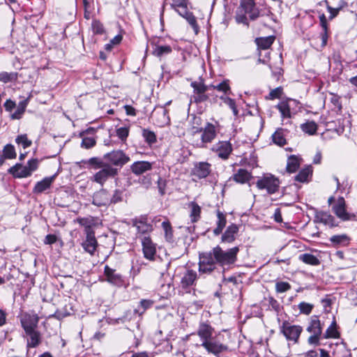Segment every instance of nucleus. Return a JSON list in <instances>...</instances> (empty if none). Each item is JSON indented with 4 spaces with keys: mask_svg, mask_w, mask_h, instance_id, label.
Instances as JSON below:
<instances>
[{
    "mask_svg": "<svg viewBox=\"0 0 357 357\" xmlns=\"http://www.w3.org/2000/svg\"><path fill=\"white\" fill-rule=\"evenodd\" d=\"M55 179V175L48 177H45L42 181H38L36 183L33 192L34 194H40L44 192L45 190L50 188L52 183Z\"/></svg>",
    "mask_w": 357,
    "mask_h": 357,
    "instance_id": "obj_22",
    "label": "nucleus"
},
{
    "mask_svg": "<svg viewBox=\"0 0 357 357\" xmlns=\"http://www.w3.org/2000/svg\"><path fill=\"white\" fill-rule=\"evenodd\" d=\"M275 291L278 294H282L288 291L291 289V284L284 281H276L275 282Z\"/></svg>",
    "mask_w": 357,
    "mask_h": 357,
    "instance_id": "obj_49",
    "label": "nucleus"
},
{
    "mask_svg": "<svg viewBox=\"0 0 357 357\" xmlns=\"http://www.w3.org/2000/svg\"><path fill=\"white\" fill-rule=\"evenodd\" d=\"M198 276L195 271L192 269L186 270L181 278L180 285L181 287L185 290L186 292H190L188 290L191 287L196 284Z\"/></svg>",
    "mask_w": 357,
    "mask_h": 357,
    "instance_id": "obj_14",
    "label": "nucleus"
},
{
    "mask_svg": "<svg viewBox=\"0 0 357 357\" xmlns=\"http://www.w3.org/2000/svg\"><path fill=\"white\" fill-rule=\"evenodd\" d=\"M142 252L144 258L149 261H155L156 257V245L149 236H144L142 239Z\"/></svg>",
    "mask_w": 357,
    "mask_h": 357,
    "instance_id": "obj_12",
    "label": "nucleus"
},
{
    "mask_svg": "<svg viewBox=\"0 0 357 357\" xmlns=\"http://www.w3.org/2000/svg\"><path fill=\"white\" fill-rule=\"evenodd\" d=\"M151 168L152 164L147 161H137L131 165V170L136 175L142 174Z\"/></svg>",
    "mask_w": 357,
    "mask_h": 357,
    "instance_id": "obj_27",
    "label": "nucleus"
},
{
    "mask_svg": "<svg viewBox=\"0 0 357 357\" xmlns=\"http://www.w3.org/2000/svg\"><path fill=\"white\" fill-rule=\"evenodd\" d=\"M213 332L214 328L209 324L205 322L200 323L197 329V335L200 337L202 342L213 338Z\"/></svg>",
    "mask_w": 357,
    "mask_h": 357,
    "instance_id": "obj_21",
    "label": "nucleus"
},
{
    "mask_svg": "<svg viewBox=\"0 0 357 357\" xmlns=\"http://www.w3.org/2000/svg\"><path fill=\"white\" fill-rule=\"evenodd\" d=\"M142 136L146 143L152 144L156 142V135L149 129L142 130Z\"/></svg>",
    "mask_w": 357,
    "mask_h": 357,
    "instance_id": "obj_48",
    "label": "nucleus"
},
{
    "mask_svg": "<svg viewBox=\"0 0 357 357\" xmlns=\"http://www.w3.org/2000/svg\"><path fill=\"white\" fill-rule=\"evenodd\" d=\"M252 178V174L245 169H238L230 179L241 184H244Z\"/></svg>",
    "mask_w": 357,
    "mask_h": 357,
    "instance_id": "obj_25",
    "label": "nucleus"
},
{
    "mask_svg": "<svg viewBox=\"0 0 357 357\" xmlns=\"http://www.w3.org/2000/svg\"><path fill=\"white\" fill-rule=\"evenodd\" d=\"M104 158L109 160L111 163L116 166L122 167L127 163L130 158L122 151H114L104 155Z\"/></svg>",
    "mask_w": 357,
    "mask_h": 357,
    "instance_id": "obj_15",
    "label": "nucleus"
},
{
    "mask_svg": "<svg viewBox=\"0 0 357 357\" xmlns=\"http://www.w3.org/2000/svg\"><path fill=\"white\" fill-rule=\"evenodd\" d=\"M96 140L93 137H84L81 146L85 149H91L96 145Z\"/></svg>",
    "mask_w": 357,
    "mask_h": 357,
    "instance_id": "obj_59",
    "label": "nucleus"
},
{
    "mask_svg": "<svg viewBox=\"0 0 357 357\" xmlns=\"http://www.w3.org/2000/svg\"><path fill=\"white\" fill-rule=\"evenodd\" d=\"M190 86L193 88L195 93H206L208 90V86L204 84V80L201 78L199 82H192Z\"/></svg>",
    "mask_w": 357,
    "mask_h": 357,
    "instance_id": "obj_44",
    "label": "nucleus"
},
{
    "mask_svg": "<svg viewBox=\"0 0 357 357\" xmlns=\"http://www.w3.org/2000/svg\"><path fill=\"white\" fill-rule=\"evenodd\" d=\"M39 318L37 314H24L21 319V324L25 333L36 330Z\"/></svg>",
    "mask_w": 357,
    "mask_h": 357,
    "instance_id": "obj_18",
    "label": "nucleus"
},
{
    "mask_svg": "<svg viewBox=\"0 0 357 357\" xmlns=\"http://www.w3.org/2000/svg\"><path fill=\"white\" fill-rule=\"evenodd\" d=\"M303 132L310 135H314L317 130V125L314 121H307L301 125Z\"/></svg>",
    "mask_w": 357,
    "mask_h": 357,
    "instance_id": "obj_40",
    "label": "nucleus"
},
{
    "mask_svg": "<svg viewBox=\"0 0 357 357\" xmlns=\"http://www.w3.org/2000/svg\"><path fill=\"white\" fill-rule=\"evenodd\" d=\"M152 47V54L155 56L162 59H166L170 55L176 56V60L181 61L184 59L183 51L176 47L174 44H167L165 43L164 38H155L150 41Z\"/></svg>",
    "mask_w": 357,
    "mask_h": 357,
    "instance_id": "obj_2",
    "label": "nucleus"
},
{
    "mask_svg": "<svg viewBox=\"0 0 357 357\" xmlns=\"http://www.w3.org/2000/svg\"><path fill=\"white\" fill-rule=\"evenodd\" d=\"M256 185L259 190H266L268 194L272 195L278 191L280 181L272 174H266L259 178Z\"/></svg>",
    "mask_w": 357,
    "mask_h": 357,
    "instance_id": "obj_4",
    "label": "nucleus"
},
{
    "mask_svg": "<svg viewBox=\"0 0 357 357\" xmlns=\"http://www.w3.org/2000/svg\"><path fill=\"white\" fill-rule=\"evenodd\" d=\"M214 89H217L219 91H222L227 93L230 90V87L228 84V80L223 81L219 84L214 86Z\"/></svg>",
    "mask_w": 357,
    "mask_h": 357,
    "instance_id": "obj_62",
    "label": "nucleus"
},
{
    "mask_svg": "<svg viewBox=\"0 0 357 357\" xmlns=\"http://www.w3.org/2000/svg\"><path fill=\"white\" fill-rule=\"evenodd\" d=\"M191 208L190 218L192 222H196L200 218L201 208L196 202H191L190 204Z\"/></svg>",
    "mask_w": 357,
    "mask_h": 357,
    "instance_id": "obj_41",
    "label": "nucleus"
},
{
    "mask_svg": "<svg viewBox=\"0 0 357 357\" xmlns=\"http://www.w3.org/2000/svg\"><path fill=\"white\" fill-rule=\"evenodd\" d=\"M322 330L323 327L318 316H312L306 328V331L311 334L307 339V343L313 346L319 345Z\"/></svg>",
    "mask_w": 357,
    "mask_h": 357,
    "instance_id": "obj_3",
    "label": "nucleus"
},
{
    "mask_svg": "<svg viewBox=\"0 0 357 357\" xmlns=\"http://www.w3.org/2000/svg\"><path fill=\"white\" fill-rule=\"evenodd\" d=\"M312 172L311 167L303 168L295 176V180L302 183L305 182L307 181L309 176L312 174Z\"/></svg>",
    "mask_w": 357,
    "mask_h": 357,
    "instance_id": "obj_42",
    "label": "nucleus"
},
{
    "mask_svg": "<svg viewBox=\"0 0 357 357\" xmlns=\"http://www.w3.org/2000/svg\"><path fill=\"white\" fill-rule=\"evenodd\" d=\"M282 118H291L290 105L289 101H282L276 105Z\"/></svg>",
    "mask_w": 357,
    "mask_h": 357,
    "instance_id": "obj_38",
    "label": "nucleus"
},
{
    "mask_svg": "<svg viewBox=\"0 0 357 357\" xmlns=\"http://www.w3.org/2000/svg\"><path fill=\"white\" fill-rule=\"evenodd\" d=\"M8 172L11 174L15 178H26L30 175V170H28L26 166H24L21 164H16L11 167Z\"/></svg>",
    "mask_w": 357,
    "mask_h": 357,
    "instance_id": "obj_26",
    "label": "nucleus"
},
{
    "mask_svg": "<svg viewBox=\"0 0 357 357\" xmlns=\"http://www.w3.org/2000/svg\"><path fill=\"white\" fill-rule=\"evenodd\" d=\"M17 144L22 145L24 149L29 147L32 144L31 140L29 139L26 135H18L15 139Z\"/></svg>",
    "mask_w": 357,
    "mask_h": 357,
    "instance_id": "obj_50",
    "label": "nucleus"
},
{
    "mask_svg": "<svg viewBox=\"0 0 357 357\" xmlns=\"http://www.w3.org/2000/svg\"><path fill=\"white\" fill-rule=\"evenodd\" d=\"M330 241L334 247L347 246L349 244L351 238L345 234L334 235L330 238Z\"/></svg>",
    "mask_w": 357,
    "mask_h": 357,
    "instance_id": "obj_31",
    "label": "nucleus"
},
{
    "mask_svg": "<svg viewBox=\"0 0 357 357\" xmlns=\"http://www.w3.org/2000/svg\"><path fill=\"white\" fill-rule=\"evenodd\" d=\"M196 132H202L201 140L197 143L199 148H206L207 144L211 143L217 136V130L215 125L207 123L204 128H201Z\"/></svg>",
    "mask_w": 357,
    "mask_h": 357,
    "instance_id": "obj_7",
    "label": "nucleus"
},
{
    "mask_svg": "<svg viewBox=\"0 0 357 357\" xmlns=\"http://www.w3.org/2000/svg\"><path fill=\"white\" fill-rule=\"evenodd\" d=\"M217 227L213 230V234L215 236H218L222 233L227 223L225 215L219 210L217 211Z\"/></svg>",
    "mask_w": 357,
    "mask_h": 357,
    "instance_id": "obj_34",
    "label": "nucleus"
},
{
    "mask_svg": "<svg viewBox=\"0 0 357 357\" xmlns=\"http://www.w3.org/2000/svg\"><path fill=\"white\" fill-rule=\"evenodd\" d=\"M77 222L85 227V233L89 234L94 232L91 228V220L87 218H77Z\"/></svg>",
    "mask_w": 357,
    "mask_h": 357,
    "instance_id": "obj_51",
    "label": "nucleus"
},
{
    "mask_svg": "<svg viewBox=\"0 0 357 357\" xmlns=\"http://www.w3.org/2000/svg\"><path fill=\"white\" fill-rule=\"evenodd\" d=\"M275 70L272 72V76L273 79L276 81L279 82L281 79H282L284 70L283 68H275Z\"/></svg>",
    "mask_w": 357,
    "mask_h": 357,
    "instance_id": "obj_64",
    "label": "nucleus"
},
{
    "mask_svg": "<svg viewBox=\"0 0 357 357\" xmlns=\"http://www.w3.org/2000/svg\"><path fill=\"white\" fill-rule=\"evenodd\" d=\"M275 40V36H269L266 37L256 38L255 42L257 46L258 50H266L271 47Z\"/></svg>",
    "mask_w": 357,
    "mask_h": 357,
    "instance_id": "obj_30",
    "label": "nucleus"
},
{
    "mask_svg": "<svg viewBox=\"0 0 357 357\" xmlns=\"http://www.w3.org/2000/svg\"><path fill=\"white\" fill-rule=\"evenodd\" d=\"M298 259L303 263L312 266H317L320 264L319 259L310 253H304L299 255Z\"/></svg>",
    "mask_w": 357,
    "mask_h": 357,
    "instance_id": "obj_37",
    "label": "nucleus"
},
{
    "mask_svg": "<svg viewBox=\"0 0 357 357\" xmlns=\"http://www.w3.org/2000/svg\"><path fill=\"white\" fill-rule=\"evenodd\" d=\"M161 226L164 231L165 238L166 241L170 243H174V231L170 222L167 219H165L164 221L162 222Z\"/></svg>",
    "mask_w": 357,
    "mask_h": 357,
    "instance_id": "obj_33",
    "label": "nucleus"
},
{
    "mask_svg": "<svg viewBox=\"0 0 357 357\" xmlns=\"http://www.w3.org/2000/svg\"><path fill=\"white\" fill-rule=\"evenodd\" d=\"M28 104V100H24L20 101L17 105V109L12 114L13 119H19L22 117V115L24 114L25 109Z\"/></svg>",
    "mask_w": 357,
    "mask_h": 357,
    "instance_id": "obj_43",
    "label": "nucleus"
},
{
    "mask_svg": "<svg viewBox=\"0 0 357 357\" xmlns=\"http://www.w3.org/2000/svg\"><path fill=\"white\" fill-rule=\"evenodd\" d=\"M92 29L94 33L102 34L105 32L102 24L98 20H93L92 22Z\"/></svg>",
    "mask_w": 357,
    "mask_h": 357,
    "instance_id": "obj_58",
    "label": "nucleus"
},
{
    "mask_svg": "<svg viewBox=\"0 0 357 357\" xmlns=\"http://www.w3.org/2000/svg\"><path fill=\"white\" fill-rule=\"evenodd\" d=\"M325 3L326 4V8L328 11L330 13V15L328 17L330 20L335 18L338 15L340 10L347 6V3L342 0L340 1L338 5L335 8L331 6L326 0H325Z\"/></svg>",
    "mask_w": 357,
    "mask_h": 357,
    "instance_id": "obj_35",
    "label": "nucleus"
},
{
    "mask_svg": "<svg viewBox=\"0 0 357 357\" xmlns=\"http://www.w3.org/2000/svg\"><path fill=\"white\" fill-rule=\"evenodd\" d=\"M26 334L29 337L27 340L26 347L28 348H36L41 342V334L36 330L26 332Z\"/></svg>",
    "mask_w": 357,
    "mask_h": 357,
    "instance_id": "obj_29",
    "label": "nucleus"
},
{
    "mask_svg": "<svg viewBox=\"0 0 357 357\" xmlns=\"http://www.w3.org/2000/svg\"><path fill=\"white\" fill-rule=\"evenodd\" d=\"M86 239L82 243V246L84 250L93 256L98 247V241L95 237V233L86 234Z\"/></svg>",
    "mask_w": 357,
    "mask_h": 357,
    "instance_id": "obj_20",
    "label": "nucleus"
},
{
    "mask_svg": "<svg viewBox=\"0 0 357 357\" xmlns=\"http://www.w3.org/2000/svg\"><path fill=\"white\" fill-rule=\"evenodd\" d=\"M314 222L317 223H322L330 227L338 226V224L336 223L335 219L333 215L328 212L322 211H316Z\"/></svg>",
    "mask_w": 357,
    "mask_h": 357,
    "instance_id": "obj_17",
    "label": "nucleus"
},
{
    "mask_svg": "<svg viewBox=\"0 0 357 357\" xmlns=\"http://www.w3.org/2000/svg\"><path fill=\"white\" fill-rule=\"evenodd\" d=\"M172 3H170V6L175 11L181 8H185L188 6L189 1L188 0H171Z\"/></svg>",
    "mask_w": 357,
    "mask_h": 357,
    "instance_id": "obj_55",
    "label": "nucleus"
},
{
    "mask_svg": "<svg viewBox=\"0 0 357 357\" xmlns=\"http://www.w3.org/2000/svg\"><path fill=\"white\" fill-rule=\"evenodd\" d=\"M287 130L283 128H278L272 135V139L274 144L283 146L287 144L286 133Z\"/></svg>",
    "mask_w": 357,
    "mask_h": 357,
    "instance_id": "obj_32",
    "label": "nucleus"
},
{
    "mask_svg": "<svg viewBox=\"0 0 357 357\" xmlns=\"http://www.w3.org/2000/svg\"><path fill=\"white\" fill-rule=\"evenodd\" d=\"M314 307V305L312 304L305 303V302H301L298 304V308L300 310V312L301 314H310Z\"/></svg>",
    "mask_w": 357,
    "mask_h": 357,
    "instance_id": "obj_54",
    "label": "nucleus"
},
{
    "mask_svg": "<svg viewBox=\"0 0 357 357\" xmlns=\"http://www.w3.org/2000/svg\"><path fill=\"white\" fill-rule=\"evenodd\" d=\"M340 350H343L344 354L337 357H347L351 355L350 351L347 349L346 344L343 342L336 344L335 348L333 351L334 354L340 355Z\"/></svg>",
    "mask_w": 357,
    "mask_h": 357,
    "instance_id": "obj_53",
    "label": "nucleus"
},
{
    "mask_svg": "<svg viewBox=\"0 0 357 357\" xmlns=\"http://www.w3.org/2000/svg\"><path fill=\"white\" fill-rule=\"evenodd\" d=\"M340 337V333L337 330V324L334 320L331 324L326 330L323 335V337L325 339L328 338H338Z\"/></svg>",
    "mask_w": 357,
    "mask_h": 357,
    "instance_id": "obj_36",
    "label": "nucleus"
},
{
    "mask_svg": "<svg viewBox=\"0 0 357 357\" xmlns=\"http://www.w3.org/2000/svg\"><path fill=\"white\" fill-rule=\"evenodd\" d=\"M176 12L178 13L179 15L185 18L195 30H197L198 25L197 23L196 18L192 14V13L188 10V6H186L185 8H181L176 10Z\"/></svg>",
    "mask_w": 357,
    "mask_h": 357,
    "instance_id": "obj_28",
    "label": "nucleus"
},
{
    "mask_svg": "<svg viewBox=\"0 0 357 357\" xmlns=\"http://www.w3.org/2000/svg\"><path fill=\"white\" fill-rule=\"evenodd\" d=\"M26 168L30 170V175L32 172L38 168V160L36 159H32L28 161Z\"/></svg>",
    "mask_w": 357,
    "mask_h": 357,
    "instance_id": "obj_63",
    "label": "nucleus"
},
{
    "mask_svg": "<svg viewBox=\"0 0 357 357\" xmlns=\"http://www.w3.org/2000/svg\"><path fill=\"white\" fill-rule=\"evenodd\" d=\"M153 304V301L149 299H142L139 302V305L135 312L139 314H142L144 312L149 309Z\"/></svg>",
    "mask_w": 357,
    "mask_h": 357,
    "instance_id": "obj_47",
    "label": "nucleus"
},
{
    "mask_svg": "<svg viewBox=\"0 0 357 357\" xmlns=\"http://www.w3.org/2000/svg\"><path fill=\"white\" fill-rule=\"evenodd\" d=\"M122 195H123L122 190H116L114 192L113 195L112 197L110 196L111 204H116L118 202H121L122 201V198H123Z\"/></svg>",
    "mask_w": 357,
    "mask_h": 357,
    "instance_id": "obj_60",
    "label": "nucleus"
},
{
    "mask_svg": "<svg viewBox=\"0 0 357 357\" xmlns=\"http://www.w3.org/2000/svg\"><path fill=\"white\" fill-rule=\"evenodd\" d=\"M129 130L128 128L121 127L116 130V135L121 140H125L128 136Z\"/></svg>",
    "mask_w": 357,
    "mask_h": 357,
    "instance_id": "obj_61",
    "label": "nucleus"
},
{
    "mask_svg": "<svg viewBox=\"0 0 357 357\" xmlns=\"http://www.w3.org/2000/svg\"><path fill=\"white\" fill-rule=\"evenodd\" d=\"M280 328L287 340L292 342L294 344L298 342L299 337L303 331V328L301 326L291 325L287 321H284Z\"/></svg>",
    "mask_w": 357,
    "mask_h": 357,
    "instance_id": "obj_6",
    "label": "nucleus"
},
{
    "mask_svg": "<svg viewBox=\"0 0 357 357\" xmlns=\"http://www.w3.org/2000/svg\"><path fill=\"white\" fill-rule=\"evenodd\" d=\"M85 165L92 166L93 169H98L107 165L101 159L93 157L91 158L88 160L83 161Z\"/></svg>",
    "mask_w": 357,
    "mask_h": 357,
    "instance_id": "obj_46",
    "label": "nucleus"
},
{
    "mask_svg": "<svg viewBox=\"0 0 357 357\" xmlns=\"http://www.w3.org/2000/svg\"><path fill=\"white\" fill-rule=\"evenodd\" d=\"M238 9L240 12L244 13L243 15H238L237 17L238 21L243 23L247 20L245 14L249 15L250 18L252 20L257 19L259 15V10L256 8L254 0H241Z\"/></svg>",
    "mask_w": 357,
    "mask_h": 357,
    "instance_id": "obj_5",
    "label": "nucleus"
},
{
    "mask_svg": "<svg viewBox=\"0 0 357 357\" xmlns=\"http://www.w3.org/2000/svg\"><path fill=\"white\" fill-rule=\"evenodd\" d=\"M220 99L222 100L223 102L231 108V109L233 112L234 115L235 116H237L238 114V111L237 109L234 100L231 98L225 97V96H221Z\"/></svg>",
    "mask_w": 357,
    "mask_h": 357,
    "instance_id": "obj_52",
    "label": "nucleus"
},
{
    "mask_svg": "<svg viewBox=\"0 0 357 357\" xmlns=\"http://www.w3.org/2000/svg\"><path fill=\"white\" fill-rule=\"evenodd\" d=\"M211 150L220 159L226 160L231 154L233 146L229 141H219L212 146Z\"/></svg>",
    "mask_w": 357,
    "mask_h": 357,
    "instance_id": "obj_10",
    "label": "nucleus"
},
{
    "mask_svg": "<svg viewBox=\"0 0 357 357\" xmlns=\"http://www.w3.org/2000/svg\"><path fill=\"white\" fill-rule=\"evenodd\" d=\"M117 174V169L114 168L111 165L107 164L102 167L101 169L96 172L91 178V181L96 182L102 186L108 179L114 178Z\"/></svg>",
    "mask_w": 357,
    "mask_h": 357,
    "instance_id": "obj_8",
    "label": "nucleus"
},
{
    "mask_svg": "<svg viewBox=\"0 0 357 357\" xmlns=\"http://www.w3.org/2000/svg\"><path fill=\"white\" fill-rule=\"evenodd\" d=\"M16 78L17 74L14 73L2 72L0 73V81L5 83L15 80Z\"/></svg>",
    "mask_w": 357,
    "mask_h": 357,
    "instance_id": "obj_56",
    "label": "nucleus"
},
{
    "mask_svg": "<svg viewBox=\"0 0 357 357\" xmlns=\"http://www.w3.org/2000/svg\"><path fill=\"white\" fill-rule=\"evenodd\" d=\"M92 204L97 206H105L110 204L109 193L105 189L96 192L93 196Z\"/></svg>",
    "mask_w": 357,
    "mask_h": 357,
    "instance_id": "obj_19",
    "label": "nucleus"
},
{
    "mask_svg": "<svg viewBox=\"0 0 357 357\" xmlns=\"http://www.w3.org/2000/svg\"><path fill=\"white\" fill-rule=\"evenodd\" d=\"M347 205L342 197H338L335 203L332 206V211L342 221H348L355 218V215L347 211Z\"/></svg>",
    "mask_w": 357,
    "mask_h": 357,
    "instance_id": "obj_9",
    "label": "nucleus"
},
{
    "mask_svg": "<svg viewBox=\"0 0 357 357\" xmlns=\"http://www.w3.org/2000/svg\"><path fill=\"white\" fill-rule=\"evenodd\" d=\"M238 227L235 224H231L227 227L225 231L221 237L222 243H231L236 239V235L238 232Z\"/></svg>",
    "mask_w": 357,
    "mask_h": 357,
    "instance_id": "obj_23",
    "label": "nucleus"
},
{
    "mask_svg": "<svg viewBox=\"0 0 357 357\" xmlns=\"http://www.w3.org/2000/svg\"><path fill=\"white\" fill-rule=\"evenodd\" d=\"M239 248L236 246L227 250H223L219 245L213 248L211 251L199 255V271L201 273H211L216 264L220 266H230L235 264Z\"/></svg>",
    "mask_w": 357,
    "mask_h": 357,
    "instance_id": "obj_1",
    "label": "nucleus"
},
{
    "mask_svg": "<svg viewBox=\"0 0 357 357\" xmlns=\"http://www.w3.org/2000/svg\"><path fill=\"white\" fill-rule=\"evenodd\" d=\"M201 346L203 347L208 353L213 354L216 357L228 350V347L222 344L215 338H211L208 341L202 342Z\"/></svg>",
    "mask_w": 357,
    "mask_h": 357,
    "instance_id": "obj_11",
    "label": "nucleus"
},
{
    "mask_svg": "<svg viewBox=\"0 0 357 357\" xmlns=\"http://www.w3.org/2000/svg\"><path fill=\"white\" fill-rule=\"evenodd\" d=\"M1 153L7 159L15 158L17 155L15 147L12 144L6 145Z\"/></svg>",
    "mask_w": 357,
    "mask_h": 357,
    "instance_id": "obj_45",
    "label": "nucleus"
},
{
    "mask_svg": "<svg viewBox=\"0 0 357 357\" xmlns=\"http://www.w3.org/2000/svg\"><path fill=\"white\" fill-rule=\"evenodd\" d=\"M211 172V165L207 162H199L194 165L191 175L197 179L206 178Z\"/></svg>",
    "mask_w": 357,
    "mask_h": 357,
    "instance_id": "obj_13",
    "label": "nucleus"
},
{
    "mask_svg": "<svg viewBox=\"0 0 357 357\" xmlns=\"http://www.w3.org/2000/svg\"><path fill=\"white\" fill-rule=\"evenodd\" d=\"M282 93L283 88L282 86H278L270 91L268 96L266 97V99L274 100L276 98H280Z\"/></svg>",
    "mask_w": 357,
    "mask_h": 357,
    "instance_id": "obj_57",
    "label": "nucleus"
},
{
    "mask_svg": "<svg viewBox=\"0 0 357 357\" xmlns=\"http://www.w3.org/2000/svg\"><path fill=\"white\" fill-rule=\"evenodd\" d=\"M299 165V159L295 155H291L287 160V171L289 173H294L298 169Z\"/></svg>",
    "mask_w": 357,
    "mask_h": 357,
    "instance_id": "obj_39",
    "label": "nucleus"
},
{
    "mask_svg": "<svg viewBox=\"0 0 357 357\" xmlns=\"http://www.w3.org/2000/svg\"><path fill=\"white\" fill-rule=\"evenodd\" d=\"M104 275L106 278V281L113 285L121 287L124 283L123 276L120 273H116L115 269L110 268L107 265L104 268Z\"/></svg>",
    "mask_w": 357,
    "mask_h": 357,
    "instance_id": "obj_16",
    "label": "nucleus"
},
{
    "mask_svg": "<svg viewBox=\"0 0 357 357\" xmlns=\"http://www.w3.org/2000/svg\"><path fill=\"white\" fill-rule=\"evenodd\" d=\"M132 225L137 228L138 233L143 234L149 233L153 230L152 225L147 222L145 217L133 220Z\"/></svg>",
    "mask_w": 357,
    "mask_h": 357,
    "instance_id": "obj_24",
    "label": "nucleus"
}]
</instances>
